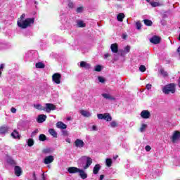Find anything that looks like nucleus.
Returning <instances> with one entry per match:
<instances>
[{
    "instance_id": "obj_1",
    "label": "nucleus",
    "mask_w": 180,
    "mask_h": 180,
    "mask_svg": "<svg viewBox=\"0 0 180 180\" xmlns=\"http://www.w3.org/2000/svg\"><path fill=\"white\" fill-rule=\"evenodd\" d=\"M25 17L26 15L22 14L20 18L18 20L17 25L19 27H21V29H27V27H29V26L34 23V18H27L23 20Z\"/></svg>"
},
{
    "instance_id": "obj_2",
    "label": "nucleus",
    "mask_w": 180,
    "mask_h": 180,
    "mask_svg": "<svg viewBox=\"0 0 180 180\" xmlns=\"http://www.w3.org/2000/svg\"><path fill=\"white\" fill-rule=\"evenodd\" d=\"M162 92L165 95H169V94H175V84H169L165 86L162 88Z\"/></svg>"
},
{
    "instance_id": "obj_3",
    "label": "nucleus",
    "mask_w": 180,
    "mask_h": 180,
    "mask_svg": "<svg viewBox=\"0 0 180 180\" xmlns=\"http://www.w3.org/2000/svg\"><path fill=\"white\" fill-rule=\"evenodd\" d=\"M97 117L100 120H106V122H112V116H110V114L108 112L104 114H98Z\"/></svg>"
},
{
    "instance_id": "obj_4",
    "label": "nucleus",
    "mask_w": 180,
    "mask_h": 180,
    "mask_svg": "<svg viewBox=\"0 0 180 180\" xmlns=\"http://www.w3.org/2000/svg\"><path fill=\"white\" fill-rule=\"evenodd\" d=\"M81 160L82 161L86 162V165L84 167V169H88V168H89L92 164V158L88 156H82Z\"/></svg>"
},
{
    "instance_id": "obj_5",
    "label": "nucleus",
    "mask_w": 180,
    "mask_h": 180,
    "mask_svg": "<svg viewBox=\"0 0 180 180\" xmlns=\"http://www.w3.org/2000/svg\"><path fill=\"white\" fill-rule=\"evenodd\" d=\"M57 107L53 103H46V107L43 108V110H45L47 113H50L51 110H56Z\"/></svg>"
},
{
    "instance_id": "obj_6",
    "label": "nucleus",
    "mask_w": 180,
    "mask_h": 180,
    "mask_svg": "<svg viewBox=\"0 0 180 180\" xmlns=\"http://www.w3.org/2000/svg\"><path fill=\"white\" fill-rule=\"evenodd\" d=\"M52 81L57 84H61V75L60 73L53 74L52 76Z\"/></svg>"
},
{
    "instance_id": "obj_7",
    "label": "nucleus",
    "mask_w": 180,
    "mask_h": 180,
    "mask_svg": "<svg viewBox=\"0 0 180 180\" xmlns=\"http://www.w3.org/2000/svg\"><path fill=\"white\" fill-rule=\"evenodd\" d=\"M171 140L172 143H176L179 140H180V131H176L173 133L172 136L171 137Z\"/></svg>"
},
{
    "instance_id": "obj_8",
    "label": "nucleus",
    "mask_w": 180,
    "mask_h": 180,
    "mask_svg": "<svg viewBox=\"0 0 180 180\" xmlns=\"http://www.w3.org/2000/svg\"><path fill=\"white\" fill-rule=\"evenodd\" d=\"M151 116V114L150 113V111L147 110H142L141 112V117L142 119H150V117Z\"/></svg>"
},
{
    "instance_id": "obj_9",
    "label": "nucleus",
    "mask_w": 180,
    "mask_h": 180,
    "mask_svg": "<svg viewBox=\"0 0 180 180\" xmlns=\"http://www.w3.org/2000/svg\"><path fill=\"white\" fill-rule=\"evenodd\" d=\"M75 146L78 148H82V147L85 146V143L84 142V141L77 139L75 141Z\"/></svg>"
},
{
    "instance_id": "obj_10",
    "label": "nucleus",
    "mask_w": 180,
    "mask_h": 180,
    "mask_svg": "<svg viewBox=\"0 0 180 180\" xmlns=\"http://www.w3.org/2000/svg\"><path fill=\"white\" fill-rule=\"evenodd\" d=\"M46 119H47V116L46 115H38V117L37 118V123H43L44 122H46Z\"/></svg>"
},
{
    "instance_id": "obj_11",
    "label": "nucleus",
    "mask_w": 180,
    "mask_h": 180,
    "mask_svg": "<svg viewBox=\"0 0 180 180\" xmlns=\"http://www.w3.org/2000/svg\"><path fill=\"white\" fill-rule=\"evenodd\" d=\"M54 161V157L53 155L46 156L44 160V164H51Z\"/></svg>"
},
{
    "instance_id": "obj_12",
    "label": "nucleus",
    "mask_w": 180,
    "mask_h": 180,
    "mask_svg": "<svg viewBox=\"0 0 180 180\" xmlns=\"http://www.w3.org/2000/svg\"><path fill=\"white\" fill-rule=\"evenodd\" d=\"M103 98L105 99H108V101H116V98L115 96L110 95V94H102Z\"/></svg>"
},
{
    "instance_id": "obj_13",
    "label": "nucleus",
    "mask_w": 180,
    "mask_h": 180,
    "mask_svg": "<svg viewBox=\"0 0 180 180\" xmlns=\"http://www.w3.org/2000/svg\"><path fill=\"white\" fill-rule=\"evenodd\" d=\"M79 170L80 169L75 167H70L68 169L69 174H77V172H79Z\"/></svg>"
},
{
    "instance_id": "obj_14",
    "label": "nucleus",
    "mask_w": 180,
    "mask_h": 180,
    "mask_svg": "<svg viewBox=\"0 0 180 180\" xmlns=\"http://www.w3.org/2000/svg\"><path fill=\"white\" fill-rule=\"evenodd\" d=\"M150 43H153V44H158L160 41H161V39L157 36H154L152 38L150 39Z\"/></svg>"
},
{
    "instance_id": "obj_15",
    "label": "nucleus",
    "mask_w": 180,
    "mask_h": 180,
    "mask_svg": "<svg viewBox=\"0 0 180 180\" xmlns=\"http://www.w3.org/2000/svg\"><path fill=\"white\" fill-rule=\"evenodd\" d=\"M14 172L16 176H20V175H22V168L19 166H15L14 167Z\"/></svg>"
},
{
    "instance_id": "obj_16",
    "label": "nucleus",
    "mask_w": 180,
    "mask_h": 180,
    "mask_svg": "<svg viewBox=\"0 0 180 180\" xmlns=\"http://www.w3.org/2000/svg\"><path fill=\"white\" fill-rule=\"evenodd\" d=\"M112 53H117L119 51V46L117 44H112L110 46Z\"/></svg>"
},
{
    "instance_id": "obj_17",
    "label": "nucleus",
    "mask_w": 180,
    "mask_h": 180,
    "mask_svg": "<svg viewBox=\"0 0 180 180\" xmlns=\"http://www.w3.org/2000/svg\"><path fill=\"white\" fill-rule=\"evenodd\" d=\"M80 68H86V70H89L91 68V65L85 61L80 62Z\"/></svg>"
},
{
    "instance_id": "obj_18",
    "label": "nucleus",
    "mask_w": 180,
    "mask_h": 180,
    "mask_svg": "<svg viewBox=\"0 0 180 180\" xmlns=\"http://www.w3.org/2000/svg\"><path fill=\"white\" fill-rule=\"evenodd\" d=\"M79 176L82 178V179H86V178H88V174L83 169H80V170L79 171Z\"/></svg>"
},
{
    "instance_id": "obj_19",
    "label": "nucleus",
    "mask_w": 180,
    "mask_h": 180,
    "mask_svg": "<svg viewBox=\"0 0 180 180\" xmlns=\"http://www.w3.org/2000/svg\"><path fill=\"white\" fill-rule=\"evenodd\" d=\"M56 127L58 129H67V124H64L63 122H58L56 123Z\"/></svg>"
},
{
    "instance_id": "obj_20",
    "label": "nucleus",
    "mask_w": 180,
    "mask_h": 180,
    "mask_svg": "<svg viewBox=\"0 0 180 180\" xmlns=\"http://www.w3.org/2000/svg\"><path fill=\"white\" fill-rule=\"evenodd\" d=\"M80 113L84 117H91V112H89L88 110H81Z\"/></svg>"
},
{
    "instance_id": "obj_21",
    "label": "nucleus",
    "mask_w": 180,
    "mask_h": 180,
    "mask_svg": "<svg viewBox=\"0 0 180 180\" xmlns=\"http://www.w3.org/2000/svg\"><path fill=\"white\" fill-rule=\"evenodd\" d=\"M9 130V127L8 126H3L0 127V134H5V133L8 132Z\"/></svg>"
},
{
    "instance_id": "obj_22",
    "label": "nucleus",
    "mask_w": 180,
    "mask_h": 180,
    "mask_svg": "<svg viewBox=\"0 0 180 180\" xmlns=\"http://www.w3.org/2000/svg\"><path fill=\"white\" fill-rule=\"evenodd\" d=\"M100 169H101V165L99 164L96 165L93 169V174H94V175H96L99 172Z\"/></svg>"
},
{
    "instance_id": "obj_23",
    "label": "nucleus",
    "mask_w": 180,
    "mask_h": 180,
    "mask_svg": "<svg viewBox=\"0 0 180 180\" xmlns=\"http://www.w3.org/2000/svg\"><path fill=\"white\" fill-rule=\"evenodd\" d=\"M127 53H130V46H127L124 48V50L121 52V56H124V54H127Z\"/></svg>"
},
{
    "instance_id": "obj_24",
    "label": "nucleus",
    "mask_w": 180,
    "mask_h": 180,
    "mask_svg": "<svg viewBox=\"0 0 180 180\" xmlns=\"http://www.w3.org/2000/svg\"><path fill=\"white\" fill-rule=\"evenodd\" d=\"M117 19L118 22H123V19H124V13H120L117 15Z\"/></svg>"
},
{
    "instance_id": "obj_25",
    "label": "nucleus",
    "mask_w": 180,
    "mask_h": 180,
    "mask_svg": "<svg viewBox=\"0 0 180 180\" xmlns=\"http://www.w3.org/2000/svg\"><path fill=\"white\" fill-rule=\"evenodd\" d=\"M11 136L13 137V139H20V135L16 130H14L13 133H11Z\"/></svg>"
},
{
    "instance_id": "obj_26",
    "label": "nucleus",
    "mask_w": 180,
    "mask_h": 180,
    "mask_svg": "<svg viewBox=\"0 0 180 180\" xmlns=\"http://www.w3.org/2000/svg\"><path fill=\"white\" fill-rule=\"evenodd\" d=\"M49 133L52 135L53 137H55V139H57V132L54 129H50L49 130Z\"/></svg>"
},
{
    "instance_id": "obj_27",
    "label": "nucleus",
    "mask_w": 180,
    "mask_h": 180,
    "mask_svg": "<svg viewBox=\"0 0 180 180\" xmlns=\"http://www.w3.org/2000/svg\"><path fill=\"white\" fill-rule=\"evenodd\" d=\"M143 22L146 25V26H153V21L150 20H143Z\"/></svg>"
},
{
    "instance_id": "obj_28",
    "label": "nucleus",
    "mask_w": 180,
    "mask_h": 180,
    "mask_svg": "<svg viewBox=\"0 0 180 180\" xmlns=\"http://www.w3.org/2000/svg\"><path fill=\"white\" fill-rule=\"evenodd\" d=\"M146 129H147V124H142L139 130L141 133H143L146 131Z\"/></svg>"
},
{
    "instance_id": "obj_29",
    "label": "nucleus",
    "mask_w": 180,
    "mask_h": 180,
    "mask_svg": "<svg viewBox=\"0 0 180 180\" xmlns=\"http://www.w3.org/2000/svg\"><path fill=\"white\" fill-rule=\"evenodd\" d=\"M34 144V141L32 139H30L27 141L28 147H32Z\"/></svg>"
},
{
    "instance_id": "obj_30",
    "label": "nucleus",
    "mask_w": 180,
    "mask_h": 180,
    "mask_svg": "<svg viewBox=\"0 0 180 180\" xmlns=\"http://www.w3.org/2000/svg\"><path fill=\"white\" fill-rule=\"evenodd\" d=\"M105 164H106L107 167H112V159L107 158L105 160Z\"/></svg>"
},
{
    "instance_id": "obj_31",
    "label": "nucleus",
    "mask_w": 180,
    "mask_h": 180,
    "mask_svg": "<svg viewBox=\"0 0 180 180\" xmlns=\"http://www.w3.org/2000/svg\"><path fill=\"white\" fill-rule=\"evenodd\" d=\"M44 67H45V65L41 62L36 63V68H44Z\"/></svg>"
},
{
    "instance_id": "obj_32",
    "label": "nucleus",
    "mask_w": 180,
    "mask_h": 180,
    "mask_svg": "<svg viewBox=\"0 0 180 180\" xmlns=\"http://www.w3.org/2000/svg\"><path fill=\"white\" fill-rule=\"evenodd\" d=\"M77 26L79 27H85V22H84V21H78L77 22Z\"/></svg>"
},
{
    "instance_id": "obj_33",
    "label": "nucleus",
    "mask_w": 180,
    "mask_h": 180,
    "mask_svg": "<svg viewBox=\"0 0 180 180\" xmlns=\"http://www.w3.org/2000/svg\"><path fill=\"white\" fill-rule=\"evenodd\" d=\"M34 108L38 110H43V107L41 105V104H34Z\"/></svg>"
},
{
    "instance_id": "obj_34",
    "label": "nucleus",
    "mask_w": 180,
    "mask_h": 180,
    "mask_svg": "<svg viewBox=\"0 0 180 180\" xmlns=\"http://www.w3.org/2000/svg\"><path fill=\"white\" fill-rule=\"evenodd\" d=\"M110 127L115 129V127H117V122L116 121H112L110 123Z\"/></svg>"
},
{
    "instance_id": "obj_35",
    "label": "nucleus",
    "mask_w": 180,
    "mask_h": 180,
    "mask_svg": "<svg viewBox=\"0 0 180 180\" xmlns=\"http://www.w3.org/2000/svg\"><path fill=\"white\" fill-rule=\"evenodd\" d=\"M39 139L40 141H45V140L47 139V137L44 134H40Z\"/></svg>"
},
{
    "instance_id": "obj_36",
    "label": "nucleus",
    "mask_w": 180,
    "mask_h": 180,
    "mask_svg": "<svg viewBox=\"0 0 180 180\" xmlns=\"http://www.w3.org/2000/svg\"><path fill=\"white\" fill-rule=\"evenodd\" d=\"M95 71H97V72H100V71H102V66L96 65L95 67Z\"/></svg>"
},
{
    "instance_id": "obj_37",
    "label": "nucleus",
    "mask_w": 180,
    "mask_h": 180,
    "mask_svg": "<svg viewBox=\"0 0 180 180\" xmlns=\"http://www.w3.org/2000/svg\"><path fill=\"white\" fill-rule=\"evenodd\" d=\"M146 68V66L141 65L140 67H139V71H141V72H145Z\"/></svg>"
},
{
    "instance_id": "obj_38",
    "label": "nucleus",
    "mask_w": 180,
    "mask_h": 180,
    "mask_svg": "<svg viewBox=\"0 0 180 180\" xmlns=\"http://www.w3.org/2000/svg\"><path fill=\"white\" fill-rule=\"evenodd\" d=\"M150 5L151 6H153V8H155L157 6H159L160 4H158V2H150Z\"/></svg>"
},
{
    "instance_id": "obj_39",
    "label": "nucleus",
    "mask_w": 180,
    "mask_h": 180,
    "mask_svg": "<svg viewBox=\"0 0 180 180\" xmlns=\"http://www.w3.org/2000/svg\"><path fill=\"white\" fill-rule=\"evenodd\" d=\"M160 73L162 74V75H163V77H167V75H168V73L165 72V70H164L163 69L160 70Z\"/></svg>"
},
{
    "instance_id": "obj_40",
    "label": "nucleus",
    "mask_w": 180,
    "mask_h": 180,
    "mask_svg": "<svg viewBox=\"0 0 180 180\" xmlns=\"http://www.w3.org/2000/svg\"><path fill=\"white\" fill-rule=\"evenodd\" d=\"M136 25V29H138V30H140V29H141V22H140V21H138Z\"/></svg>"
},
{
    "instance_id": "obj_41",
    "label": "nucleus",
    "mask_w": 180,
    "mask_h": 180,
    "mask_svg": "<svg viewBox=\"0 0 180 180\" xmlns=\"http://www.w3.org/2000/svg\"><path fill=\"white\" fill-rule=\"evenodd\" d=\"M8 162H9V164H11V165H16V162H15V160L10 159Z\"/></svg>"
},
{
    "instance_id": "obj_42",
    "label": "nucleus",
    "mask_w": 180,
    "mask_h": 180,
    "mask_svg": "<svg viewBox=\"0 0 180 180\" xmlns=\"http://www.w3.org/2000/svg\"><path fill=\"white\" fill-rule=\"evenodd\" d=\"M37 133H39V129H35L32 133V135H31V137H33L34 136H36V134H37Z\"/></svg>"
},
{
    "instance_id": "obj_43",
    "label": "nucleus",
    "mask_w": 180,
    "mask_h": 180,
    "mask_svg": "<svg viewBox=\"0 0 180 180\" xmlns=\"http://www.w3.org/2000/svg\"><path fill=\"white\" fill-rule=\"evenodd\" d=\"M98 81L99 82L103 83L105 82V79L102 77H98Z\"/></svg>"
},
{
    "instance_id": "obj_44",
    "label": "nucleus",
    "mask_w": 180,
    "mask_h": 180,
    "mask_svg": "<svg viewBox=\"0 0 180 180\" xmlns=\"http://www.w3.org/2000/svg\"><path fill=\"white\" fill-rule=\"evenodd\" d=\"M146 151H150L151 150V146H146L145 147Z\"/></svg>"
},
{
    "instance_id": "obj_45",
    "label": "nucleus",
    "mask_w": 180,
    "mask_h": 180,
    "mask_svg": "<svg viewBox=\"0 0 180 180\" xmlns=\"http://www.w3.org/2000/svg\"><path fill=\"white\" fill-rule=\"evenodd\" d=\"M83 8L82 7H79L77 9V12H78V13H80V12H82Z\"/></svg>"
},
{
    "instance_id": "obj_46",
    "label": "nucleus",
    "mask_w": 180,
    "mask_h": 180,
    "mask_svg": "<svg viewBox=\"0 0 180 180\" xmlns=\"http://www.w3.org/2000/svg\"><path fill=\"white\" fill-rule=\"evenodd\" d=\"M11 112L12 113H16V108L12 107L11 109Z\"/></svg>"
},
{
    "instance_id": "obj_47",
    "label": "nucleus",
    "mask_w": 180,
    "mask_h": 180,
    "mask_svg": "<svg viewBox=\"0 0 180 180\" xmlns=\"http://www.w3.org/2000/svg\"><path fill=\"white\" fill-rule=\"evenodd\" d=\"M4 67H5V65L4 64H1V66H0V70H4ZM1 74H2V72L0 71V75Z\"/></svg>"
},
{
    "instance_id": "obj_48",
    "label": "nucleus",
    "mask_w": 180,
    "mask_h": 180,
    "mask_svg": "<svg viewBox=\"0 0 180 180\" xmlns=\"http://www.w3.org/2000/svg\"><path fill=\"white\" fill-rule=\"evenodd\" d=\"M151 86H152V85L150 84H146V89H147L148 90L151 89Z\"/></svg>"
},
{
    "instance_id": "obj_49",
    "label": "nucleus",
    "mask_w": 180,
    "mask_h": 180,
    "mask_svg": "<svg viewBox=\"0 0 180 180\" xmlns=\"http://www.w3.org/2000/svg\"><path fill=\"white\" fill-rule=\"evenodd\" d=\"M92 130H93V131H96V130H98V128H96V126L94 125L92 127Z\"/></svg>"
},
{
    "instance_id": "obj_50",
    "label": "nucleus",
    "mask_w": 180,
    "mask_h": 180,
    "mask_svg": "<svg viewBox=\"0 0 180 180\" xmlns=\"http://www.w3.org/2000/svg\"><path fill=\"white\" fill-rule=\"evenodd\" d=\"M68 6H69V8H73L74 7V4L70 2V3H69Z\"/></svg>"
},
{
    "instance_id": "obj_51",
    "label": "nucleus",
    "mask_w": 180,
    "mask_h": 180,
    "mask_svg": "<svg viewBox=\"0 0 180 180\" xmlns=\"http://www.w3.org/2000/svg\"><path fill=\"white\" fill-rule=\"evenodd\" d=\"M108 57H110V54H109V53H105V54L104 55V58H108Z\"/></svg>"
},
{
    "instance_id": "obj_52",
    "label": "nucleus",
    "mask_w": 180,
    "mask_h": 180,
    "mask_svg": "<svg viewBox=\"0 0 180 180\" xmlns=\"http://www.w3.org/2000/svg\"><path fill=\"white\" fill-rule=\"evenodd\" d=\"M63 134L64 136H68V132L67 131H63Z\"/></svg>"
},
{
    "instance_id": "obj_53",
    "label": "nucleus",
    "mask_w": 180,
    "mask_h": 180,
    "mask_svg": "<svg viewBox=\"0 0 180 180\" xmlns=\"http://www.w3.org/2000/svg\"><path fill=\"white\" fill-rule=\"evenodd\" d=\"M32 178L34 180H37V179L36 178V173H34V172L33 173Z\"/></svg>"
},
{
    "instance_id": "obj_54",
    "label": "nucleus",
    "mask_w": 180,
    "mask_h": 180,
    "mask_svg": "<svg viewBox=\"0 0 180 180\" xmlns=\"http://www.w3.org/2000/svg\"><path fill=\"white\" fill-rule=\"evenodd\" d=\"M103 178H105V175L101 174V175L100 176L99 180H103Z\"/></svg>"
},
{
    "instance_id": "obj_55",
    "label": "nucleus",
    "mask_w": 180,
    "mask_h": 180,
    "mask_svg": "<svg viewBox=\"0 0 180 180\" xmlns=\"http://www.w3.org/2000/svg\"><path fill=\"white\" fill-rule=\"evenodd\" d=\"M42 180H46V177L44 176V174H42Z\"/></svg>"
},
{
    "instance_id": "obj_56",
    "label": "nucleus",
    "mask_w": 180,
    "mask_h": 180,
    "mask_svg": "<svg viewBox=\"0 0 180 180\" xmlns=\"http://www.w3.org/2000/svg\"><path fill=\"white\" fill-rule=\"evenodd\" d=\"M67 143H71V141L70 139H66Z\"/></svg>"
},
{
    "instance_id": "obj_57",
    "label": "nucleus",
    "mask_w": 180,
    "mask_h": 180,
    "mask_svg": "<svg viewBox=\"0 0 180 180\" xmlns=\"http://www.w3.org/2000/svg\"><path fill=\"white\" fill-rule=\"evenodd\" d=\"M117 157H118L117 155L116 157H115V158H114V160H116V158H117Z\"/></svg>"
},
{
    "instance_id": "obj_58",
    "label": "nucleus",
    "mask_w": 180,
    "mask_h": 180,
    "mask_svg": "<svg viewBox=\"0 0 180 180\" xmlns=\"http://www.w3.org/2000/svg\"><path fill=\"white\" fill-rule=\"evenodd\" d=\"M179 41H180V34H179Z\"/></svg>"
},
{
    "instance_id": "obj_59",
    "label": "nucleus",
    "mask_w": 180,
    "mask_h": 180,
    "mask_svg": "<svg viewBox=\"0 0 180 180\" xmlns=\"http://www.w3.org/2000/svg\"><path fill=\"white\" fill-rule=\"evenodd\" d=\"M147 2H150V0H146Z\"/></svg>"
}]
</instances>
